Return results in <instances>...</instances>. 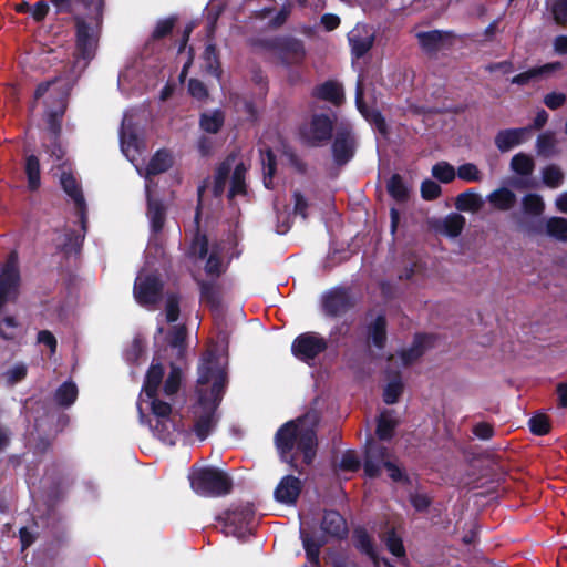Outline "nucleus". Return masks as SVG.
Returning <instances> with one entry per match:
<instances>
[{
	"mask_svg": "<svg viewBox=\"0 0 567 567\" xmlns=\"http://www.w3.org/2000/svg\"><path fill=\"white\" fill-rule=\"evenodd\" d=\"M197 402L193 406L194 431L205 440L216 424L215 411L221 400L226 372L217 364L215 354L206 352L198 369Z\"/></svg>",
	"mask_w": 567,
	"mask_h": 567,
	"instance_id": "f257e3e1",
	"label": "nucleus"
},
{
	"mask_svg": "<svg viewBox=\"0 0 567 567\" xmlns=\"http://www.w3.org/2000/svg\"><path fill=\"white\" fill-rule=\"evenodd\" d=\"M318 416L315 412L282 425L276 433L275 442L281 460L302 473L305 466L316 456L317 435L315 425Z\"/></svg>",
	"mask_w": 567,
	"mask_h": 567,
	"instance_id": "f03ea898",
	"label": "nucleus"
},
{
	"mask_svg": "<svg viewBox=\"0 0 567 567\" xmlns=\"http://www.w3.org/2000/svg\"><path fill=\"white\" fill-rule=\"evenodd\" d=\"M163 377L164 367L161 363L152 364L145 377L143 392L150 401V408L154 416V421H151V427L161 440L173 444L176 421L171 402L161 399L159 386Z\"/></svg>",
	"mask_w": 567,
	"mask_h": 567,
	"instance_id": "7ed1b4c3",
	"label": "nucleus"
},
{
	"mask_svg": "<svg viewBox=\"0 0 567 567\" xmlns=\"http://www.w3.org/2000/svg\"><path fill=\"white\" fill-rule=\"evenodd\" d=\"M230 172H233V174L228 198L233 199L236 195H246L245 175L247 168L244 162L238 159L236 153H230L216 169L213 185V194L215 197H220L224 194Z\"/></svg>",
	"mask_w": 567,
	"mask_h": 567,
	"instance_id": "20e7f679",
	"label": "nucleus"
},
{
	"mask_svg": "<svg viewBox=\"0 0 567 567\" xmlns=\"http://www.w3.org/2000/svg\"><path fill=\"white\" fill-rule=\"evenodd\" d=\"M192 486L195 491L212 495H225L231 489V480L221 471L205 468L194 474Z\"/></svg>",
	"mask_w": 567,
	"mask_h": 567,
	"instance_id": "39448f33",
	"label": "nucleus"
},
{
	"mask_svg": "<svg viewBox=\"0 0 567 567\" xmlns=\"http://www.w3.org/2000/svg\"><path fill=\"white\" fill-rule=\"evenodd\" d=\"M121 150L123 154L135 163L144 152L146 145L140 135V126L132 114H125L120 130Z\"/></svg>",
	"mask_w": 567,
	"mask_h": 567,
	"instance_id": "423d86ee",
	"label": "nucleus"
},
{
	"mask_svg": "<svg viewBox=\"0 0 567 567\" xmlns=\"http://www.w3.org/2000/svg\"><path fill=\"white\" fill-rule=\"evenodd\" d=\"M415 37L422 52L431 59L437 58L440 51L452 49L457 40L454 32L446 30L421 31Z\"/></svg>",
	"mask_w": 567,
	"mask_h": 567,
	"instance_id": "0eeeda50",
	"label": "nucleus"
},
{
	"mask_svg": "<svg viewBox=\"0 0 567 567\" xmlns=\"http://www.w3.org/2000/svg\"><path fill=\"white\" fill-rule=\"evenodd\" d=\"M357 140L352 127L348 124L337 126L331 146L334 163L338 166L346 165L355 153Z\"/></svg>",
	"mask_w": 567,
	"mask_h": 567,
	"instance_id": "6e6552de",
	"label": "nucleus"
},
{
	"mask_svg": "<svg viewBox=\"0 0 567 567\" xmlns=\"http://www.w3.org/2000/svg\"><path fill=\"white\" fill-rule=\"evenodd\" d=\"M163 282L155 274H141L134 285V296L142 306H155L162 297Z\"/></svg>",
	"mask_w": 567,
	"mask_h": 567,
	"instance_id": "1a4fd4ad",
	"label": "nucleus"
},
{
	"mask_svg": "<svg viewBox=\"0 0 567 567\" xmlns=\"http://www.w3.org/2000/svg\"><path fill=\"white\" fill-rule=\"evenodd\" d=\"M20 274L17 254L11 252L2 272L0 274V297L8 302H16L19 297Z\"/></svg>",
	"mask_w": 567,
	"mask_h": 567,
	"instance_id": "9d476101",
	"label": "nucleus"
},
{
	"mask_svg": "<svg viewBox=\"0 0 567 567\" xmlns=\"http://www.w3.org/2000/svg\"><path fill=\"white\" fill-rule=\"evenodd\" d=\"M76 27V59L91 60L96 51L99 34L82 18H75Z\"/></svg>",
	"mask_w": 567,
	"mask_h": 567,
	"instance_id": "9b49d317",
	"label": "nucleus"
},
{
	"mask_svg": "<svg viewBox=\"0 0 567 567\" xmlns=\"http://www.w3.org/2000/svg\"><path fill=\"white\" fill-rule=\"evenodd\" d=\"M392 458L388 447L383 444L371 440L365 444L364 454V472L369 477H378L382 467Z\"/></svg>",
	"mask_w": 567,
	"mask_h": 567,
	"instance_id": "f8f14e48",
	"label": "nucleus"
},
{
	"mask_svg": "<svg viewBox=\"0 0 567 567\" xmlns=\"http://www.w3.org/2000/svg\"><path fill=\"white\" fill-rule=\"evenodd\" d=\"M354 307V300L346 288H334L322 297V308L330 317H338Z\"/></svg>",
	"mask_w": 567,
	"mask_h": 567,
	"instance_id": "ddd939ff",
	"label": "nucleus"
},
{
	"mask_svg": "<svg viewBox=\"0 0 567 567\" xmlns=\"http://www.w3.org/2000/svg\"><path fill=\"white\" fill-rule=\"evenodd\" d=\"M326 348L327 343L324 339L313 333L299 336L292 344L295 355L302 360L316 358L319 353L323 352Z\"/></svg>",
	"mask_w": 567,
	"mask_h": 567,
	"instance_id": "4468645a",
	"label": "nucleus"
},
{
	"mask_svg": "<svg viewBox=\"0 0 567 567\" xmlns=\"http://www.w3.org/2000/svg\"><path fill=\"white\" fill-rule=\"evenodd\" d=\"M276 56L286 65L300 64L306 56L302 41L292 37H281Z\"/></svg>",
	"mask_w": 567,
	"mask_h": 567,
	"instance_id": "2eb2a0df",
	"label": "nucleus"
},
{
	"mask_svg": "<svg viewBox=\"0 0 567 567\" xmlns=\"http://www.w3.org/2000/svg\"><path fill=\"white\" fill-rule=\"evenodd\" d=\"M465 224V217L458 213H451L444 218H436L430 221V226L433 230L452 238L462 234Z\"/></svg>",
	"mask_w": 567,
	"mask_h": 567,
	"instance_id": "dca6fc26",
	"label": "nucleus"
},
{
	"mask_svg": "<svg viewBox=\"0 0 567 567\" xmlns=\"http://www.w3.org/2000/svg\"><path fill=\"white\" fill-rule=\"evenodd\" d=\"M291 3L287 2L280 7L270 6L255 11L252 17L260 20H268V28L271 30L282 27L291 14Z\"/></svg>",
	"mask_w": 567,
	"mask_h": 567,
	"instance_id": "f3484780",
	"label": "nucleus"
},
{
	"mask_svg": "<svg viewBox=\"0 0 567 567\" xmlns=\"http://www.w3.org/2000/svg\"><path fill=\"white\" fill-rule=\"evenodd\" d=\"M363 94H364V86H363V79L360 76L357 83V92H355V102L359 111L361 114L372 124L375 125L377 130L382 134H388V127L384 117L382 114L377 110H370L364 101H363Z\"/></svg>",
	"mask_w": 567,
	"mask_h": 567,
	"instance_id": "a211bd4d",
	"label": "nucleus"
},
{
	"mask_svg": "<svg viewBox=\"0 0 567 567\" xmlns=\"http://www.w3.org/2000/svg\"><path fill=\"white\" fill-rule=\"evenodd\" d=\"M301 489V481L292 475H287L278 484L275 491V498L280 503L295 504Z\"/></svg>",
	"mask_w": 567,
	"mask_h": 567,
	"instance_id": "6ab92c4d",
	"label": "nucleus"
},
{
	"mask_svg": "<svg viewBox=\"0 0 567 567\" xmlns=\"http://www.w3.org/2000/svg\"><path fill=\"white\" fill-rule=\"evenodd\" d=\"M70 87L59 93L56 97V106L48 110L47 124L53 140H56L61 133V118L65 113L68 105V95Z\"/></svg>",
	"mask_w": 567,
	"mask_h": 567,
	"instance_id": "aec40b11",
	"label": "nucleus"
},
{
	"mask_svg": "<svg viewBox=\"0 0 567 567\" xmlns=\"http://www.w3.org/2000/svg\"><path fill=\"white\" fill-rule=\"evenodd\" d=\"M333 130L332 120L328 115H313L310 123L309 140L312 145H318L331 138Z\"/></svg>",
	"mask_w": 567,
	"mask_h": 567,
	"instance_id": "412c9836",
	"label": "nucleus"
},
{
	"mask_svg": "<svg viewBox=\"0 0 567 567\" xmlns=\"http://www.w3.org/2000/svg\"><path fill=\"white\" fill-rule=\"evenodd\" d=\"M527 133H529V127L501 130L495 135L494 142L497 150L505 153L512 147L519 145Z\"/></svg>",
	"mask_w": 567,
	"mask_h": 567,
	"instance_id": "4be33fe9",
	"label": "nucleus"
},
{
	"mask_svg": "<svg viewBox=\"0 0 567 567\" xmlns=\"http://www.w3.org/2000/svg\"><path fill=\"white\" fill-rule=\"evenodd\" d=\"M321 529L331 537L342 538L348 534L346 519L334 511H327L321 522Z\"/></svg>",
	"mask_w": 567,
	"mask_h": 567,
	"instance_id": "5701e85b",
	"label": "nucleus"
},
{
	"mask_svg": "<svg viewBox=\"0 0 567 567\" xmlns=\"http://www.w3.org/2000/svg\"><path fill=\"white\" fill-rule=\"evenodd\" d=\"M312 95L328 101L333 105H340L343 102L342 85L336 81H327L313 89Z\"/></svg>",
	"mask_w": 567,
	"mask_h": 567,
	"instance_id": "b1692460",
	"label": "nucleus"
},
{
	"mask_svg": "<svg viewBox=\"0 0 567 567\" xmlns=\"http://www.w3.org/2000/svg\"><path fill=\"white\" fill-rule=\"evenodd\" d=\"M535 147L537 155L544 158H550L560 154L558 140L553 131L539 134Z\"/></svg>",
	"mask_w": 567,
	"mask_h": 567,
	"instance_id": "393cba45",
	"label": "nucleus"
},
{
	"mask_svg": "<svg viewBox=\"0 0 567 567\" xmlns=\"http://www.w3.org/2000/svg\"><path fill=\"white\" fill-rule=\"evenodd\" d=\"M349 41L352 49V54L360 59L362 58L373 45L374 37L363 32L362 29H354L349 34Z\"/></svg>",
	"mask_w": 567,
	"mask_h": 567,
	"instance_id": "a878e982",
	"label": "nucleus"
},
{
	"mask_svg": "<svg viewBox=\"0 0 567 567\" xmlns=\"http://www.w3.org/2000/svg\"><path fill=\"white\" fill-rule=\"evenodd\" d=\"M173 166V156L167 150L157 151L153 157L151 158L146 169L145 177L150 178L151 176L159 175L165 173Z\"/></svg>",
	"mask_w": 567,
	"mask_h": 567,
	"instance_id": "bb28decb",
	"label": "nucleus"
},
{
	"mask_svg": "<svg viewBox=\"0 0 567 567\" xmlns=\"http://www.w3.org/2000/svg\"><path fill=\"white\" fill-rule=\"evenodd\" d=\"M487 200L495 209L506 212L516 205L517 197L509 188L501 187L492 192L487 196Z\"/></svg>",
	"mask_w": 567,
	"mask_h": 567,
	"instance_id": "cd10ccee",
	"label": "nucleus"
},
{
	"mask_svg": "<svg viewBox=\"0 0 567 567\" xmlns=\"http://www.w3.org/2000/svg\"><path fill=\"white\" fill-rule=\"evenodd\" d=\"M454 205L460 212L477 213L484 206V200L477 193L464 192L456 196Z\"/></svg>",
	"mask_w": 567,
	"mask_h": 567,
	"instance_id": "c85d7f7f",
	"label": "nucleus"
},
{
	"mask_svg": "<svg viewBox=\"0 0 567 567\" xmlns=\"http://www.w3.org/2000/svg\"><path fill=\"white\" fill-rule=\"evenodd\" d=\"M560 68V63H548L539 68H533L526 72L519 73L512 79L513 84L526 85L532 81L540 79L543 75Z\"/></svg>",
	"mask_w": 567,
	"mask_h": 567,
	"instance_id": "c756f323",
	"label": "nucleus"
},
{
	"mask_svg": "<svg viewBox=\"0 0 567 567\" xmlns=\"http://www.w3.org/2000/svg\"><path fill=\"white\" fill-rule=\"evenodd\" d=\"M84 235L75 230H66L63 235V241L58 245L59 249L66 256L80 254Z\"/></svg>",
	"mask_w": 567,
	"mask_h": 567,
	"instance_id": "7c9ffc66",
	"label": "nucleus"
},
{
	"mask_svg": "<svg viewBox=\"0 0 567 567\" xmlns=\"http://www.w3.org/2000/svg\"><path fill=\"white\" fill-rule=\"evenodd\" d=\"M61 185L64 192L73 199L75 207L84 206V196L73 175L63 172L61 175Z\"/></svg>",
	"mask_w": 567,
	"mask_h": 567,
	"instance_id": "2f4dec72",
	"label": "nucleus"
},
{
	"mask_svg": "<svg viewBox=\"0 0 567 567\" xmlns=\"http://www.w3.org/2000/svg\"><path fill=\"white\" fill-rule=\"evenodd\" d=\"M76 396V385L73 382H64L56 389L54 393V401L61 408H69L74 403Z\"/></svg>",
	"mask_w": 567,
	"mask_h": 567,
	"instance_id": "473e14b6",
	"label": "nucleus"
},
{
	"mask_svg": "<svg viewBox=\"0 0 567 567\" xmlns=\"http://www.w3.org/2000/svg\"><path fill=\"white\" fill-rule=\"evenodd\" d=\"M511 169L517 175L529 176L535 169V161L526 153H518L511 161Z\"/></svg>",
	"mask_w": 567,
	"mask_h": 567,
	"instance_id": "72a5a7b5",
	"label": "nucleus"
},
{
	"mask_svg": "<svg viewBox=\"0 0 567 567\" xmlns=\"http://www.w3.org/2000/svg\"><path fill=\"white\" fill-rule=\"evenodd\" d=\"M148 202V210L147 215L152 221V227L154 231L162 230L165 220V207L161 202L151 198L150 194L147 195Z\"/></svg>",
	"mask_w": 567,
	"mask_h": 567,
	"instance_id": "f704fd0d",
	"label": "nucleus"
},
{
	"mask_svg": "<svg viewBox=\"0 0 567 567\" xmlns=\"http://www.w3.org/2000/svg\"><path fill=\"white\" fill-rule=\"evenodd\" d=\"M564 179L565 174L557 164H549L542 169V181L549 188L559 187Z\"/></svg>",
	"mask_w": 567,
	"mask_h": 567,
	"instance_id": "c9c22d12",
	"label": "nucleus"
},
{
	"mask_svg": "<svg viewBox=\"0 0 567 567\" xmlns=\"http://www.w3.org/2000/svg\"><path fill=\"white\" fill-rule=\"evenodd\" d=\"M369 338L373 344L382 349L386 341V320L379 316L369 327Z\"/></svg>",
	"mask_w": 567,
	"mask_h": 567,
	"instance_id": "e433bc0d",
	"label": "nucleus"
},
{
	"mask_svg": "<svg viewBox=\"0 0 567 567\" xmlns=\"http://www.w3.org/2000/svg\"><path fill=\"white\" fill-rule=\"evenodd\" d=\"M522 208L524 214L538 217L545 210V203L538 194H527L522 198Z\"/></svg>",
	"mask_w": 567,
	"mask_h": 567,
	"instance_id": "4c0bfd02",
	"label": "nucleus"
},
{
	"mask_svg": "<svg viewBox=\"0 0 567 567\" xmlns=\"http://www.w3.org/2000/svg\"><path fill=\"white\" fill-rule=\"evenodd\" d=\"M546 234L559 241H567V219L564 217H550L546 221Z\"/></svg>",
	"mask_w": 567,
	"mask_h": 567,
	"instance_id": "58836bf2",
	"label": "nucleus"
},
{
	"mask_svg": "<svg viewBox=\"0 0 567 567\" xmlns=\"http://www.w3.org/2000/svg\"><path fill=\"white\" fill-rule=\"evenodd\" d=\"M202 300L208 303L212 309L218 310L220 307V289L212 282L200 281Z\"/></svg>",
	"mask_w": 567,
	"mask_h": 567,
	"instance_id": "ea45409f",
	"label": "nucleus"
},
{
	"mask_svg": "<svg viewBox=\"0 0 567 567\" xmlns=\"http://www.w3.org/2000/svg\"><path fill=\"white\" fill-rule=\"evenodd\" d=\"M261 163L264 166V184L267 188H272V178L276 173V156L270 148L261 153Z\"/></svg>",
	"mask_w": 567,
	"mask_h": 567,
	"instance_id": "a19ab883",
	"label": "nucleus"
},
{
	"mask_svg": "<svg viewBox=\"0 0 567 567\" xmlns=\"http://www.w3.org/2000/svg\"><path fill=\"white\" fill-rule=\"evenodd\" d=\"M224 113L221 111H214L213 113H205L200 117V127L212 134H216L224 124Z\"/></svg>",
	"mask_w": 567,
	"mask_h": 567,
	"instance_id": "79ce46f5",
	"label": "nucleus"
},
{
	"mask_svg": "<svg viewBox=\"0 0 567 567\" xmlns=\"http://www.w3.org/2000/svg\"><path fill=\"white\" fill-rule=\"evenodd\" d=\"M25 173L28 176L29 189L37 190L40 186V163L35 155L27 157Z\"/></svg>",
	"mask_w": 567,
	"mask_h": 567,
	"instance_id": "37998d69",
	"label": "nucleus"
},
{
	"mask_svg": "<svg viewBox=\"0 0 567 567\" xmlns=\"http://www.w3.org/2000/svg\"><path fill=\"white\" fill-rule=\"evenodd\" d=\"M14 10L19 13L29 12L35 21H42L49 11L47 2H35L31 6L29 2H19L14 6Z\"/></svg>",
	"mask_w": 567,
	"mask_h": 567,
	"instance_id": "c03bdc74",
	"label": "nucleus"
},
{
	"mask_svg": "<svg viewBox=\"0 0 567 567\" xmlns=\"http://www.w3.org/2000/svg\"><path fill=\"white\" fill-rule=\"evenodd\" d=\"M281 37H272V38H251L248 40V44L251 49L258 52H268L276 55L277 48L279 45Z\"/></svg>",
	"mask_w": 567,
	"mask_h": 567,
	"instance_id": "a18cd8bd",
	"label": "nucleus"
},
{
	"mask_svg": "<svg viewBox=\"0 0 567 567\" xmlns=\"http://www.w3.org/2000/svg\"><path fill=\"white\" fill-rule=\"evenodd\" d=\"M403 392V383L400 373H394L383 392V400L386 404H394Z\"/></svg>",
	"mask_w": 567,
	"mask_h": 567,
	"instance_id": "49530a36",
	"label": "nucleus"
},
{
	"mask_svg": "<svg viewBox=\"0 0 567 567\" xmlns=\"http://www.w3.org/2000/svg\"><path fill=\"white\" fill-rule=\"evenodd\" d=\"M354 545L357 548H359L361 551L369 555L371 558H374V548L373 543L367 530L362 527H357L353 530L352 535Z\"/></svg>",
	"mask_w": 567,
	"mask_h": 567,
	"instance_id": "de8ad7c7",
	"label": "nucleus"
},
{
	"mask_svg": "<svg viewBox=\"0 0 567 567\" xmlns=\"http://www.w3.org/2000/svg\"><path fill=\"white\" fill-rule=\"evenodd\" d=\"M182 380V371L175 364L171 365L169 374L164 383L163 394L167 398H173L179 390Z\"/></svg>",
	"mask_w": 567,
	"mask_h": 567,
	"instance_id": "09e8293b",
	"label": "nucleus"
},
{
	"mask_svg": "<svg viewBox=\"0 0 567 567\" xmlns=\"http://www.w3.org/2000/svg\"><path fill=\"white\" fill-rule=\"evenodd\" d=\"M386 188L389 194L396 200L403 202L408 198V188L399 174L391 176Z\"/></svg>",
	"mask_w": 567,
	"mask_h": 567,
	"instance_id": "8fccbe9b",
	"label": "nucleus"
},
{
	"mask_svg": "<svg viewBox=\"0 0 567 567\" xmlns=\"http://www.w3.org/2000/svg\"><path fill=\"white\" fill-rule=\"evenodd\" d=\"M424 353L423 339L416 338L411 348L401 352V359L404 367H409L414 363Z\"/></svg>",
	"mask_w": 567,
	"mask_h": 567,
	"instance_id": "3c124183",
	"label": "nucleus"
},
{
	"mask_svg": "<svg viewBox=\"0 0 567 567\" xmlns=\"http://www.w3.org/2000/svg\"><path fill=\"white\" fill-rule=\"evenodd\" d=\"M432 175L442 183H451L454 181L456 172L447 162H440L432 167Z\"/></svg>",
	"mask_w": 567,
	"mask_h": 567,
	"instance_id": "603ef678",
	"label": "nucleus"
},
{
	"mask_svg": "<svg viewBox=\"0 0 567 567\" xmlns=\"http://www.w3.org/2000/svg\"><path fill=\"white\" fill-rule=\"evenodd\" d=\"M177 20L175 16L159 20L152 32L151 39L157 41L171 34Z\"/></svg>",
	"mask_w": 567,
	"mask_h": 567,
	"instance_id": "864d4df0",
	"label": "nucleus"
},
{
	"mask_svg": "<svg viewBox=\"0 0 567 567\" xmlns=\"http://www.w3.org/2000/svg\"><path fill=\"white\" fill-rule=\"evenodd\" d=\"M395 426L396 422L393 419L382 414L378 420L377 435L380 440H389L393 436Z\"/></svg>",
	"mask_w": 567,
	"mask_h": 567,
	"instance_id": "5fc2aeb1",
	"label": "nucleus"
},
{
	"mask_svg": "<svg viewBox=\"0 0 567 567\" xmlns=\"http://www.w3.org/2000/svg\"><path fill=\"white\" fill-rule=\"evenodd\" d=\"M301 538L310 561L317 563L320 554V548L323 545V543L320 540H316L313 537H311L309 534L305 532H301Z\"/></svg>",
	"mask_w": 567,
	"mask_h": 567,
	"instance_id": "6e6d98bb",
	"label": "nucleus"
},
{
	"mask_svg": "<svg viewBox=\"0 0 567 567\" xmlns=\"http://www.w3.org/2000/svg\"><path fill=\"white\" fill-rule=\"evenodd\" d=\"M458 178L466 182H481L483 178L482 172L473 163H466L457 168Z\"/></svg>",
	"mask_w": 567,
	"mask_h": 567,
	"instance_id": "4d7b16f0",
	"label": "nucleus"
},
{
	"mask_svg": "<svg viewBox=\"0 0 567 567\" xmlns=\"http://www.w3.org/2000/svg\"><path fill=\"white\" fill-rule=\"evenodd\" d=\"M28 368L24 363L16 364L13 368L3 373V378L8 385L12 386L22 381L27 377Z\"/></svg>",
	"mask_w": 567,
	"mask_h": 567,
	"instance_id": "13d9d810",
	"label": "nucleus"
},
{
	"mask_svg": "<svg viewBox=\"0 0 567 567\" xmlns=\"http://www.w3.org/2000/svg\"><path fill=\"white\" fill-rule=\"evenodd\" d=\"M530 431L536 435H545L550 430L548 416L545 414H537L529 420Z\"/></svg>",
	"mask_w": 567,
	"mask_h": 567,
	"instance_id": "bf43d9fd",
	"label": "nucleus"
},
{
	"mask_svg": "<svg viewBox=\"0 0 567 567\" xmlns=\"http://www.w3.org/2000/svg\"><path fill=\"white\" fill-rule=\"evenodd\" d=\"M384 540H385V544H386L389 550L393 555H395L398 557L405 555L402 539L395 534L394 529H391L385 534Z\"/></svg>",
	"mask_w": 567,
	"mask_h": 567,
	"instance_id": "052dcab7",
	"label": "nucleus"
},
{
	"mask_svg": "<svg viewBox=\"0 0 567 567\" xmlns=\"http://www.w3.org/2000/svg\"><path fill=\"white\" fill-rule=\"evenodd\" d=\"M166 320L174 322L179 316V298L175 293H167L165 303Z\"/></svg>",
	"mask_w": 567,
	"mask_h": 567,
	"instance_id": "680f3d73",
	"label": "nucleus"
},
{
	"mask_svg": "<svg viewBox=\"0 0 567 567\" xmlns=\"http://www.w3.org/2000/svg\"><path fill=\"white\" fill-rule=\"evenodd\" d=\"M361 466V461L354 451H347L340 461L339 467L342 471L357 472Z\"/></svg>",
	"mask_w": 567,
	"mask_h": 567,
	"instance_id": "e2e57ef3",
	"label": "nucleus"
},
{
	"mask_svg": "<svg viewBox=\"0 0 567 567\" xmlns=\"http://www.w3.org/2000/svg\"><path fill=\"white\" fill-rule=\"evenodd\" d=\"M3 326H6L7 328H10V329H17L19 327V322L18 320L16 319V317L13 316H6L1 321H0V338L4 339V340H9V341H12L16 339V333L13 331H8L3 328Z\"/></svg>",
	"mask_w": 567,
	"mask_h": 567,
	"instance_id": "0e129e2a",
	"label": "nucleus"
},
{
	"mask_svg": "<svg viewBox=\"0 0 567 567\" xmlns=\"http://www.w3.org/2000/svg\"><path fill=\"white\" fill-rule=\"evenodd\" d=\"M208 252V240L205 235H197L192 243L190 254L200 259L205 258Z\"/></svg>",
	"mask_w": 567,
	"mask_h": 567,
	"instance_id": "69168bd1",
	"label": "nucleus"
},
{
	"mask_svg": "<svg viewBox=\"0 0 567 567\" xmlns=\"http://www.w3.org/2000/svg\"><path fill=\"white\" fill-rule=\"evenodd\" d=\"M441 186L431 179H426L421 185L422 197L426 200L436 199L441 195Z\"/></svg>",
	"mask_w": 567,
	"mask_h": 567,
	"instance_id": "338daca9",
	"label": "nucleus"
},
{
	"mask_svg": "<svg viewBox=\"0 0 567 567\" xmlns=\"http://www.w3.org/2000/svg\"><path fill=\"white\" fill-rule=\"evenodd\" d=\"M551 12L555 21L560 25L567 24V2H554Z\"/></svg>",
	"mask_w": 567,
	"mask_h": 567,
	"instance_id": "774afa93",
	"label": "nucleus"
}]
</instances>
